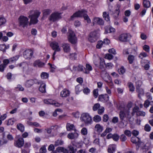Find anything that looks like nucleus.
<instances>
[{"instance_id": "1", "label": "nucleus", "mask_w": 153, "mask_h": 153, "mask_svg": "<svg viewBox=\"0 0 153 153\" xmlns=\"http://www.w3.org/2000/svg\"><path fill=\"white\" fill-rule=\"evenodd\" d=\"M82 17H84V19L86 20L88 23L91 22V20L87 14V11L84 10L78 11L74 13L71 16V20H73L74 18Z\"/></svg>"}, {"instance_id": "2", "label": "nucleus", "mask_w": 153, "mask_h": 153, "mask_svg": "<svg viewBox=\"0 0 153 153\" xmlns=\"http://www.w3.org/2000/svg\"><path fill=\"white\" fill-rule=\"evenodd\" d=\"M80 119L82 121L86 124H88L91 123L92 120L91 117L88 114L84 113L82 114Z\"/></svg>"}, {"instance_id": "3", "label": "nucleus", "mask_w": 153, "mask_h": 153, "mask_svg": "<svg viewBox=\"0 0 153 153\" xmlns=\"http://www.w3.org/2000/svg\"><path fill=\"white\" fill-rule=\"evenodd\" d=\"M50 46L52 49L54 51L53 54V59H55L54 56L56 54V52H59L60 51V49L59 45L58 43L55 41L53 42L50 44Z\"/></svg>"}, {"instance_id": "4", "label": "nucleus", "mask_w": 153, "mask_h": 153, "mask_svg": "<svg viewBox=\"0 0 153 153\" xmlns=\"http://www.w3.org/2000/svg\"><path fill=\"white\" fill-rule=\"evenodd\" d=\"M131 36L128 33H123L120 34L119 37V40L121 42H127L130 40Z\"/></svg>"}, {"instance_id": "5", "label": "nucleus", "mask_w": 153, "mask_h": 153, "mask_svg": "<svg viewBox=\"0 0 153 153\" xmlns=\"http://www.w3.org/2000/svg\"><path fill=\"white\" fill-rule=\"evenodd\" d=\"M98 38V36L97 32L96 30H95L89 34L88 39L90 42H94L96 41Z\"/></svg>"}, {"instance_id": "6", "label": "nucleus", "mask_w": 153, "mask_h": 153, "mask_svg": "<svg viewBox=\"0 0 153 153\" xmlns=\"http://www.w3.org/2000/svg\"><path fill=\"white\" fill-rule=\"evenodd\" d=\"M41 13L39 11H36L34 12L33 15H30L29 16V18H30V23L35 24L36 23L38 20L37 18L40 15Z\"/></svg>"}, {"instance_id": "7", "label": "nucleus", "mask_w": 153, "mask_h": 153, "mask_svg": "<svg viewBox=\"0 0 153 153\" xmlns=\"http://www.w3.org/2000/svg\"><path fill=\"white\" fill-rule=\"evenodd\" d=\"M19 26L23 27H27L28 23V19L25 17L21 16L19 17Z\"/></svg>"}, {"instance_id": "8", "label": "nucleus", "mask_w": 153, "mask_h": 153, "mask_svg": "<svg viewBox=\"0 0 153 153\" xmlns=\"http://www.w3.org/2000/svg\"><path fill=\"white\" fill-rule=\"evenodd\" d=\"M61 14L57 12L52 13L49 18V20L53 22L58 20L61 18Z\"/></svg>"}, {"instance_id": "9", "label": "nucleus", "mask_w": 153, "mask_h": 153, "mask_svg": "<svg viewBox=\"0 0 153 153\" xmlns=\"http://www.w3.org/2000/svg\"><path fill=\"white\" fill-rule=\"evenodd\" d=\"M69 41L72 44H75L77 42V38L74 33L72 31H69L68 36Z\"/></svg>"}, {"instance_id": "10", "label": "nucleus", "mask_w": 153, "mask_h": 153, "mask_svg": "<svg viewBox=\"0 0 153 153\" xmlns=\"http://www.w3.org/2000/svg\"><path fill=\"white\" fill-rule=\"evenodd\" d=\"M40 81H39L36 79H30L27 80L25 83V85L27 88L31 87L34 84H39L41 83Z\"/></svg>"}, {"instance_id": "11", "label": "nucleus", "mask_w": 153, "mask_h": 153, "mask_svg": "<svg viewBox=\"0 0 153 153\" xmlns=\"http://www.w3.org/2000/svg\"><path fill=\"white\" fill-rule=\"evenodd\" d=\"M23 56L26 59H30L33 54V51L29 49L23 52Z\"/></svg>"}, {"instance_id": "12", "label": "nucleus", "mask_w": 153, "mask_h": 153, "mask_svg": "<svg viewBox=\"0 0 153 153\" xmlns=\"http://www.w3.org/2000/svg\"><path fill=\"white\" fill-rule=\"evenodd\" d=\"M44 102L46 104L52 105L56 107H59L60 106L59 104L51 99H45L44 100Z\"/></svg>"}, {"instance_id": "13", "label": "nucleus", "mask_w": 153, "mask_h": 153, "mask_svg": "<svg viewBox=\"0 0 153 153\" xmlns=\"http://www.w3.org/2000/svg\"><path fill=\"white\" fill-rule=\"evenodd\" d=\"M131 142L134 143H137L138 146H140L141 143H143L140 140V139L136 137H132L131 139Z\"/></svg>"}, {"instance_id": "14", "label": "nucleus", "mask_w": 153, "mask_h": 153, "mask_svg": "<svg viewBox=\"0 0 153 153\" xmlns=\"http://www.w3.org/2000/svg\"><path fill=\"white\" fill-rule=\"evenodd\" d=\"M24 144V140L22 137L19 138L18 140L15 143V145L16 146L21 147Z\"/></svg>"}, {"instance_id": "15", "label": "nucleus", "mask_w": 153, "mask_h": 153, "mask_svg": "<svg viewBox=\"0 0 153 153\" xmlns=\"http://www.w3.org/2000/svg\"><path fill=\"white\" fill-rule=\"evenodd\" d=\"M109 96L107 94L99 95L98 99L100 101L103 102L107 101L109 100Z\"/></svg>"}, {"instance_id": "16", "label": "nucleus", "mask_w": 153, "mask_h": 153, "mask_svg": "<svg viewBox=\"0 0 153 153\" xmlns=\"http://www.w3.org/2000/svg\"><path fill=\"white\" fill-rule=\"evenodd\" d=\"M45 65L44 63L42 62L39 60H38L34 62L33 64V66L35 67L42 68Z\"/></svg>"}, {"instance_id": "17", "label": "nucleus", "mask_w": 153, "mask_h": 153, "mask_svg": "<svg viewBox=\"0 0 153 153\" xmlns=\"http://www.w3.org/2000/svg\"><path fill=\"white\" fill-rule=\"evenodd\" d=\"M62 46L65 52H69L70 50L69 44L66 43H63L62 44Z\"/></svg>"}, {"instance_id": "18", "label": "nucleus", "mask_w": 153, "mask_h": 153, "mask_svg": "<svg viewBox=\"0 0 153 153\" xmlns=\"http://www.w3.org/2000/svg\"><path fill=\"white\" fill-rule=\"evenodd\" d=\"M70 94V92L66 89H64L60 93V95L62 97H66L68 96Z\"/></svg>"}, {"instance_id": "19", "label": "nucleus", "mask_w": 153, "mask_h": 153, "mask_svg": "<svg viewBox=\"0 0 153 153\" xmlns=\"http://www.w3.org/2000/svg\"><path fill=\"white\" fill-rule=\"evenodd\" d=\"M95 130L98 133L101 132L103 129V127L99 124H97L94 127Z\"/></svg>"}, {"instance_id": "20", "label": "nucleus", "mask_w": 153, "mask_h": 153, "mask_svg": "<svg viewBox=\"0 0 153 153\" xmlns=\"http://www.w3.org/2000/svg\"><path fill=\"white\" fill-rule=\"evenodd\" d=\"M93 23L94 24H97L100 25H102L103 24L104 22L103 20L99 18H95L93 19Z\"/></svg>"}, {"instance_id": "21", "label": "nucleus", "mask_w": 153, "mask_h": 153, "mask_svg": "<svg viewBox=\"0 0 153 153\" xmlns=\"http://www.w3.org/2000/svg\"><path fill=\"white\" fill-rule=\"evenodd\" d=\"M85 68V71H84V73L87 74H89V71H91L92 69V66L88 64H86V68Z\"/></svg>"}, {"instance_id": "22", "label": "nucleus", "mask_w": 153, "mask_h": 153, "mask_svg": "<svg viewBox=\"0 0 153 153\" xmlns=\"http://www.w3.org/2000/svg\"><path fill=\"white\" fill-rule=\"evenodd\" d=\"M78 136V134L76 132L74 133H71L69 134L68 135V137L70 139H73L77 138Z\"/></svg>"}, {"instance_id": "23", "label": "nucleus", "mask_w": 153, "mask_h": 153, "mask_svg": "<svg viewBox=\"0 0 153 153\" xmlns=\"http://www.w3.org/2000/svg\"><path fill=\"white\" fill-rule=\"evenodd\" d=\"M41 83L39 84H40V85L39 88V91L42 93H45L46 92L45 89V84L43 83L42 82L40 81Z\"/></svg>"}, {"instance_id": "24", "label": "nucleus", "mask_w": 153, "mask_h": 153, "mask_svg": "<svg viewBox=\"0 0 153 153\" xmlns=\"http://www.w3.org/2000/svg\"><path fill=\"white\" fill-rule=\"evenodd\" d=\"M116 147L114 145H111L109 146L108 149V152L109 153H113L116 150Z\"/></svg>"}, {"instance_id": "25", "label": "nucleus", "mask_w": 153, "mask_h": 153, "mask_svg": "<svg viewBox=\"0 0 153 153\" xmlns=\"http://www.w3.org/2000/svg\"><path fill=\"white\" fill-rule=\"evenodd\" d=\"M104 73L105 74V76H103V79L107 83L111 79L109 75L105 72H103L102 73H102Z\"/></svg>"}, {"instance_id": "26", "label": "nucleus", "mask_w": 153, "mask_h": 153, "mask_svg": "<svg viewBox=\"0 0 153 153\" xmlns=\"http://www.w3.org/2000/svg\"><path fill=\"white\" fill-rule=\"evenodd\" d=\"M82 87L81 84L78 85L75 87V91L76 94H78L82 90Z\"/></svg>"}, {"instance_id": "27", "label": "nucleus", "mask_w": 153, "mask_h": 153, "mask_svg": "<svg viewBox=\"0 0 153 153\" xmlns=\"http://www.w3.org/2000/svg\"><path fill=\"white\" fill-rule=\"evenodd\" d=\"M136 91L138 93V96L139 98L140 97V95H143L144 94L143 90L139 87H136Z\"/></svg>"}, {"instance_id": "28", "label": "nucleus", "mask_w": 153, "mask_h": 153, "mask_svg": "<svg viewBox=\"0 0 153 153\" xmlns=\"http://www.w3.org/2000/svg\"><path fill=\"white\" fill-rule=\"evenodd\" d=\"M66 129L68 131L74 130L75 129V127L74 125L72 124L67 123L66 124Z\"/></svg>"}, {"instance_id": "29", "label": "nucleus", "mask_w": 153, "mask_h": 153, "mask_svg": "<svg viewBox=\"0 0 153 153\" xmlns=\"http://www.w3.org/2000/svg\"><path fill=\"white\" fill-rule=\"evenodd\" d=\"M120 12V10L119 8L115 10V12L113 13L112 14L113 17L114 19L117 20L118 19V17Z\"/></svg>"}, {"instance_id": "30", "label": "nucleus", "mask_w": 153, "mask_h": 153, "mask_svg": "<svg viewBox=\"0 0 153 153\" xmlns=\"http://www.w3.org/2000/svg\"><path fill=\"white\" fill-rule=\"evenodd\" d=\"M127 59L129 63L130 64H132L134 60L135 56L133 55H129Z\"/></svg>"}, {"instance_id": "31", "label": "nucleus", "mask_w": 153, "mask_h": 153, "mask_svg": "<svg viewBox=\"0 0 153 153\" xmlns=\"http://www.w3.org/2000/svg\"><path fill=\"white\" fill-rule=\"evenodd\" d=\"M51 11L49 9H46L43 11V17H45L51 13Z\"/></svg>"}, {"instance_id": "32", "label": "nucleus", "mask_w": 153, "mask_h": 153, "mask_svg": "<svg viewBox=\"0 0 153 153\" xmlns=\"http://www.w3.org/2000/svg\"><path fill=\"white\" fill-rule=\"evenodd\" d=\"M17 128L22 132H23L24 131V126L21 123L18 124L17 126Z\"/></svg>"}, {"instance_id": "33", "label": "nucleus", "mask_w": 153, "mask_h": 153, "mask_svg": "<svg viewBox=\"0 0 153 153\" xmlns=\"http://www.w3.org/2000/svg\"><path fill=\"white\" fill-rule=\"evenodd\" d=\"M84 67L82 65H79L77 67L76 66H74L73 67V69L76 71L77 70L78 71H84Z\"/></svg>"}, {"instance_id": "34", "label": "nucleus", "mask_w": 153, "mask_h": 153, "mask_svg": "<svg viewBox=\"0 0 153 153\" xmlns=\"http://www.w3.org/2000/svg\"><path fill=\"white\" fill-rule=\"evenodd\" d=\"M105 65L104 61L103 60L100 59V64L99 65V68L102 71L105 70L104 66Z\"/></svg>"}, {"instance_id": "35", "label": "nucleus", "mask_w": 153, "mask_h": 153, "mask_svg": "<svg viewBox=\"0 0 153 153\" xmlns=\"http://www.w3.org/2000/svg\"><path fill=\"white\" fill-rule=\"evenodd\" d=\"M128 85L129 88V91H130L133 92L134 91L135 89L134 87L132 82H128Z\"/></svg>"}, {"instance_id": "36", "label": "nucleus", "mask_w": 153, "mask_h": 153, "mask_svg": "<svg viewBox=\"0 0 153 153\" xmlns=\"http://www.w3.org/2000/svg\"><path fill=\"white\" fill-rule=\"evenodd\" d=\"M103 17L107 21H109V14L106 12H104L103 13Z\"/></svg>"}, {"instance_id": "37", "label": "nucleus", "mask_w": 153, "mask_h": 153, "mask_svg": "<svg viewBox=\"0 0 153 153\" xmlns=\"http://www.w3.org/2000/svg\"><path fill=\"white\" fill-rule=\"evenodd\" d=\"M143 6L145 7L148 8L150 6V3L148 0H143Z\"/></svg>"}, {"instance_id": "38", "label": "nucleus", "mask_w": 153, "mask_h": 153, "mask_svg": "<svg viewBox=\"0 0 153 153\" xmlns=\"http://www.w3.org/2000/svg\"><path fill=\"white\" fill-rule=\"evenodd\" d=\"M68 152L69 151L70 153H75L76 151V149H74L72 146H70L68 147Z\"/></svg>"}, {"instance_id": "39", "label": "nucleus", "mask_w": 153, "mask_h": 153, "mask_svg": "<svg viewBox=\"0 0 153 153\" xmlns=\"http://www.w3.org/2000/svg\"><path fill=\"white\" fill-rule=\"evenodd\" d=\"M93 120L96 122H98L101 120V117L98 115L95 116L93 118Z\"/></svg>"}, {"instance_id": "40", "label": "nucleus", "mask_w": 153, "mask_h": 153, "mask_svg": "<svg viewBox=\"0 0 153 153\" xmlns=\"http://www.w3.org/2000/svg\"><path fill=\"white\" fill-rule=\"evenodd\" d=\"M120 117L121 120H123L126 116V114L125 112L123 111H120L119 113Z\"/></svg>"}, {"instance_id": "41", "label": "nucleus", "mask_w": 153, "mask_h": 153, "mask_svg": "<svg viewBox=\"0 0 153 153\" xmlns=\"http://www.w3.org/2000/svg\"><path fill=\"white\" fill-rule=\"evenodd\" d=\"M3 36V34L2 32H0V40L2 39L3 41H7L8 39V37L6 36H4L2 37Z\"/></svg>"}, {"instance_id": "42", "label": "nucleus", "mask_w": 153, "mask_h": 153, "mask_svg": "<svg viewBox=\"0 0 153 153\" xmlns=\"http://www.w3.org/2000/svg\"><path fill=\"white\" fill-rule=\"evenodd\" d=\"M139 108L137 106H135L133 109V111L132 112V115L134 116V114L136 113V114H137V112L139 111Z\"/></svg>"}, {"instance_id": "43", "label": "nucleus", "mask_w": 153, "mask_h": 153, "mask_svg": "<svg viewBox=\"0 0 153 153\" xmlns=\"http://www.w3.org/2000/svg\"><path fill=\"white\" fill-rule=\"evenodd\" d=\"M5 19L3 17H0V26L4 25L6 22Z\"/></svg>"}, {"instance_id": "44", "label": "nucleus", "mask_w": 153, "mask_h": 153, "mask_svg": "<svg viewBox=\"0 0 153 153\" xmlns=\"http://www.w3.org/2000/svg\"><path fill=\"white\" fill-rule=\"evenodd\" d=\"M63 143V142L61 140H58L55 142L54 146H57L59 145H62Z\"/></svg>"}, {"instance_id": "45", "label": "nucleus", "mask_w": 153, "mask_h": 153, "mask_svg": "<svg viewBox=\"0 0 153 153\" xmlns=\"http://www.w3.org/2000/svg\"><path fill=\"white\" fill-rule=\"evenodd\" d=\"M81 134L84 135H85L87 134L88 133V131L87 129L84 127L82 128L81 131Z\"/></svg>"}, {"instance_id": "46", "label": "nucleus", "mask_w": 153, "mask_h": 153, "mask_svg": "<svg viewBox=\"0 0 153 153\" xmlns=\"http://www.w3.org/2000/svg\"><path fill=\"white\" fill-rule=\"evenodd\" d=\"M103 45H104L103 41H98L97 44L96 45V48H100Z\"/></svg>"}, {"instance_id": "47", "label": "nucleus", "mask_w": 153, "mask_h": 153, "mask_svg": "<svg viewBox=\"0 0 153 153\" xmlns=\"http://www.w3.org/2000/svg\"><path fill=\"white\" fill-rule=\"evenodd\" d=\"M119 138V136L118 134H114L113 135L112 138L115 141H117Z\"/></svg>"}, {"instance_id": "48", "label": "nucleus", "mask_w": 153, "mask_h": 153, "mask_svg": "<svg viewBox=\"0 0 153 153\" xmlns=\"http://www.w3.org/2000/svg\"><path fill=\"white\" fill-rule=\"evenodd\" d=\"M19 56L16 55L13 57L9 59V60L11 62H13L16 61L19 58Z\"/></svg>"}, {"instance_id": "49", "label": "nucleus", "mask_w": 153, "mask_h": 153, "mask_svg": "<svg viewBox=\"0 0 153 153\" xmlns=\"http://www.w3.org/2000/svg\"><path fill=\"white\" fill-rule=\"evenodd\" d=\"M41 76L43 79H46L48 77V74L45 72H42L41 74Z\"/></svg>"}, {"instance_id": "50", "label": "nucleus", "mask_w": 153, "mask_h": 153, "mask_svg": "<svg viewBox=\"0 0 153 153\" xmlns=\"http://www.w3.org/2000/svg\"><path fill=\"white\" fill-rule=\"evenodd\" d=\"M48 65L50 66V71L53 72L54 71V70L56 68V66L54 65H52L50 63H48Z\"/></svg>"}, {"instance_id": "51", "label": "nucleus", "mask_w": 153, "mask_h": 153, "mask_svg": "<svg viewBox=\"0 0 153 153\" xmlns=\"http://www.w3.org/2000/svg\"><path fill=\"white\" fill-rule=\"evenodd\" d=\"M47 150L46 147L45 145H44L40 149V152L41 153H45Z\"/></svg>"}, {"instance_id": "52", "label": "nucleus", "mask_w": 153, "mask_h": 153, "mask_svg": "<svg viewBox=\"0 0 153 153\" xmlns=\"http://www.w3.org/2000/svg\"><path fill=\"white\" fill-rule=\"evenodd\" d=\"M109 30V31H107V30L106 29L105 30V33H110L111 32H114L115 31V29L114 28L111 27H109V28H108Z\"/></svg>"}, {"instance_id": "53", "label": "nucleus", "mask_w": 153, "mask_h": 153, "mask_svg": "<svg viewBox=\"0 0 153 153\" xmlns=\"http://www.w3.org/2000/svg\"><path fill=\"white\" fill-rule=\"evenodd\" d=\"M121 141L124 142L127 140V137L124 134H122L119 137Z\"/></svg>"}, {"instance_id": "54", "label": "nucleus", "mask_w": 153, "mask_h": 153, "mask_svg": "<svg viewBox=\"0 0 153 153\" xmlns=\"http://www.w3.org/2000/svg\"><path fill=\"white\" fill-rule=\"evenodd\" d=\"M109 116L107 114H105L103 116L102 120L104 122H107L108 120Z\"/></svg>"}, {"instance_id": "55", "label": "nucleus", "mask_w": 153, "mask_h": 153, "mask_svg": "<svg viewBox=\"0 0 153 153\" xmlns=\"http://www.w3.org/2000/svg\"><path fill=\"white\" fill-rule=\"evenodd\" d=\"M147 56L146 53L145 52H143L140 53L139 56V57L141 59H142L144 57H145Z\"/></svg>"}, {"instance_id": "56", "label": "nucleus", "mask_w": 153, "mask_h": 153, "mask_svg": "<svg viewBox=\"0 0 153 153\" xmlns=\"http://www.w3.org/2000/svg\"><path fill=\"white\" fill-rule=\"evenodd\" d=\"M100 107V104L97 103L94 104L93 107V109L94 111H97Z\"/></svg>"}, {"instance_id": "57", "label": "nucleus", "mask_w": 153, "mask_h": 153, "mask_svg": "<svg viewBox=\"0 0 153 153\" xmlns=\"http://www.w3.org/2000/svg\"><path fill=\"white\" fill-rule=\"evenodd\" d=\"M15 89L17 91V89H18L19 91H23L24 89L22 85H18L17 87L15 88Z\"/></svg>"}, {"instance_id": "58", "label": "nucleus", "mask_w": 153, "mask_h": 153, "mask_svg": "<svg viewBox=\"0 0 153 153\" xmlns=\"http://www.w3.org/2000/svg\"><path fill=\"white\" fill-rule=\"evenodd\" d=\"M113 58V56L110 54H106L105 56V58L108 59L110 60L112 59Z\"/></svg>"}, {"instance_id": "59", "label": "nucleus", "mask_w": 153, "mask_h": 153, "mask_svg": "<svg viewBox=\"0 0 153 153\" xmlns=\"http://www.w3.org/2000/svg\"><path fill=\"white\" fill-rule=\"evenodd\" d=\"M124 133L128 137H130L131 136V131L129 130H126L124 132Z\"/></svg>"}, {"instance_id": "60", "label": "nucleus", "mask_w": 153, "mask_h": 153, "mask_svg": "<svg viewBox=\"0 0 153 153\" xmlns=\"http://www.w3.org/2000/svg\"><path fill=\"white\" fill-rule=\"evenodd\" d=\"M144 130L146 131H149L151 130L150 126L148 124H146L144 127Z\"/></svg>"}, {"instance_id": "61", "label": "nucleus", "mask_w": 153, "mask_h": 153, "mask_svg": "<svg viewBox=\"0 0 153 153\" xmlns=\"http://www.w3.org/2000/svg\"><path fill=\"white\" fill-rule=\"evenodd\" d=\"M10 62L9 59H5L3 61V64H2L4 65L6 67V66Z\"/></svg>"}, {"instance_id": "62", "label": "nucleus", "mask_w": 153, "mask_h": 153, "mask_svg": "<svg viewBox=\"0 0 153 153\" xmlns=\"http://www.w3.org/2000/svg\"><path fill=\"white\" fill-rule=\"evenodd\" d=\"M145 113L143 111H139L137 112V116H144L145 115Z\"/></svg>"}, {"instance_id": "63", "label": "nucleus", "mask_w": 153, "mask_h": 153, "mask_svg": "<svg viewBox=\"0 0 153 153\" xmlns=\"http://www.w3.org/2000/svg\"><path fill=\"white\" fill-rule=\"evenodd\" d=\"M94 96L95 98H97L98 95V90L97 89H94L93 91Z\"/></svg>"}, {"instance_id": "64", "label": "nucleus", "mask_w": 153, "mask_h": 153, "mask_svg": "<svg viewBox=\"0 0 153 153\" xmlns=\"http://www.w3.org/2000/svg\"><path fill=\"white\" fill-rule=\"evenodd\" d=\"M118 72L119 74H123L125 72V69L123 67H122L118 70Z\"/></svg>"}]
</instances>
